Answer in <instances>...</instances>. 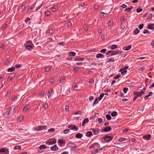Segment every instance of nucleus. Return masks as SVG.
<instances>
[{
	"mask_svg": "<svg viewBox=\"0 0 154 154\" xmlns=\"http://www.w3.org/2000/svg\"><path fill=\"white\" fill-rule=\"evenodd\" d=\"M12 109V108H11L10 109H9L6 112V114H7L8 115H9V114L10 113V111Z\"/></svg>",
	"mask_w": 154,
	"mask_h": 154,
	"instance_id": "nucleus-64",
	"label": "nucleus"
},
{
	"mask_svg": "<svg viewBox=\"0 0 154 154\" xmlns=\"http://www.w3.org/2000/svg\"><path fill=\"white\" fill-rule=\"evenodd\" d=\"M45 16H48L50 14V12L49 11H47L45 13Z\"/></svg>",
	"mask_w": 154,
	"mask_h": 154,
	"instance_id": "nucleus-50",
	"label": "nucleus"
},
{
	"mask_svg": "<svg viewBox=\"0 0 154 154\" xmlns=\"http://www.w3.org/2000/svg\"><path fill=\"white\" fill-rule=\"evenodd\" d=\"M51 69V66H48L46 67V68H45V70L46 72H48L50 71Z\"/></svg>",
	"mask_w": 154,
	"mask_h": 154,
	"instance_id": "nucleus-37",
	"label": "nucleus"
},
{
	"mask_svg": "<svg viewBox=\"0 0 154 154\" xmlns=\"http://www.w3.org/2000/svg\"><path fill=\"white\" fill-rule=\"evenodd\" d=\"M84 60V58H80L79 57H76L75 58V60L82 61Z\"/></svg>",
	"mask_w": 154,
	"mask_h": 154,
	"instance_id": "nucleus-16",
	"label": "nucleus"
},
{
	"mask_svg": "<svg viewBox=\"0 0 154 154\" xmlns=\"http://www.w3.org/2000/svg\"><path fill=\"white\" fill-rule=\"evenodd\" d=\"M8 24L7 23H5V24H3L2 25V27L3 29H5L7 27Z\"/></svg>",
	"mask_w": 154,
	"mask_h": 154,
	"instance_id": "nucleus-56",
	"label": "nucleus"
},
{
	"mask_svg": "<svg viewBox=\"0 0 154 154\" xmlns=\"http://www.w3.org/2000/svg\"><path fill=\"white\" fill-rule=\"evenodd\" d=\"M118 113L116 111H113L111 114V115L112 117H115L117 115Z\"/></svg>",
	"mask_w": 154,
	"mask_h": 154,
	"instance_id": "nucleus-27",
	"label": "nucleus"
},
{
	"mask_svg": "<svg viewBox=\"0 0 154 154\" xmlns=\"http://www.w3.org/2000/svg\"><path fill=\"white\" fill-rule=\"evenodd\" d=\"M117 47H118V45H112L111 46L110 48H111V49L113 50V49H115L117 48Z\"/></svg>",
	"mask_w": 154,
	"mask_h": 154,
	"instance_id": "nucleus-32",
	"label": "nucleus"
},
{
	"mask_svg": "<svg viewBox=\"0 0 154 154\" xmlns=\"http://www.w3.org/2000/svg\"><path fill=\"white\" fill-rule=\"evenodd\" d=\"M119 72H121V74L122 75H124L127 72V71L123 69H122L120 70Z\"/></svg>",
	"mask_w": 154,
	"mask_h": 154,
	"instance_id": "nucleus-20",
	"label": "nucleus"
},
{
	"mask_svg": "<svg viewBox=\"0 0 154 154\" xmlns=\"http://www.w3.org/2000/svg\"><path fill=\"white\" fill-rule=\"evenodd\" d=\"M68 127L70 130H72L75 129V131H77L79 128L78 127L75 126V125H69L68 126Z\"/></svg>",
	"mask_w": 154,
	"mask_h": 154,
	"instance_id": "nucleus-4",
	"label": "nucleus"
},
{
	"mask_svg": "<svg viewBox=\"0 0 154 154\" xmlns=\"http://www.w3.org/2000/svg\"><path fill=\"white\" fill-rule=\"evenodd\" d=\"M6 149L5 148H2L0 149V152H5Z\"/></svg>",
	"mask_w": 154,
	"mask_h": 154,
	"instance_id": "nucleus-52",
	"label": "nucleus"
},
{
	"mask_svg": "<svg viewBox=\"0 0 154 154\" xmlns=\"http://www.w3.org/2000/svg\"><path fill=\"white\" fill-rule=\"evenodd\" d=\"M17 99V97H16L14 96L12 98V100L13 102H14Z\"/></svg>",
	"mask_w": 154,
	"mask_h": 154,
	"instance_id": "nucleus-57",
	"label": "nucleus"
},
{
	"mask_svg": "<svg viewBox=\"0 0 154 154\" xmlns=\"http://www.w3.org/2000/svg\"><path fill=\"white\" fill-rule=\"evenodd\" d=\"M125 140V138H121L119 139V142H122L124 141Z\"/></svg>",
	"mask_w": 154,
	"mask_h": 154,
	"instance_id": "nucleus-63",
	"label": "nucleus"
},
{
	"mask_svg": "<svg viewBox=\"0 0 154 154\" xmlns=\"http://www.w3.org/2000/svg\"><path fill=\"white\" fill-rule=\"evenodd\" d=\"M99 101V100H98V99H97V98H96V99H95L94 100V102L93 103V106H94V104H96L97 103H98V101Z\"/></svg>",
	"mask_w": 154,
	"mask_h": 154,
	"instance_id": "nucleus-36",
	"label": "nucleus"
},
{
	"mask_svg": "<svg viewBox=\"0 0 154 154\" xmlns=\"http://www.w3.org/2000/svg\"><path fill=\"white\" fill-rule=\"evenodd\" d=\"M53 89H51V91H49L48 93V97H50L51 96V94H53Z\"/></svg>",
	"mask_w": 154,
	"mask_h": 154,
	"instance_id": "nucleus-21",
	"label": "nucleus"
},
{
	"mask_svg": "<svg viewBox=\"0 0 154 154\" xmlns=\"http://www.w3.org/2000/svg\"><path fill=\"white\" fill-rule=\"evenodd\" d=\"M102 150V148H100L99 149H95L91 152L92 154H95L96 153H98L99 152Z\"/></svg>",
	"mask_w": 154,
	"mask_h": 154,
	"instance_id": "nucleus-7",
	"label": "nucleus"
},
{
	"mask_svg": "<svg viewBox=\"0 0 154 154\" xmlns=\"http://www.w3.org/2000/svg\"><path fill=\"white\" fill-rule=\"evenodd\" d=\"M65 80V77H63L61 79H60V82L61 83H63L64 82Z\"/></svg>",
	"mask_w": 154,
	"mask_h": 154,
	"instance_id": "nucleus-41",
	"label": "nucleus"
},
{
	"mask_svg": "<svg viewBox=\"0 0 154 154\" xmlns=\"http://www.w3.org/2000/svg\"><path fill=\"white\" fill-rule=\"evenodd\" d=\"M58 9V8L57 7H54L52 8V11H56Z\"/></svg>",
	"mask_w": 154,
	"mask_h": 154,
	"instance_id": "nucleus-46",
	"label": "nucleus"
},
{
	"mask_svg": "<svg viewBox=\"0 0 154 154\" xmlns=\"http://www.w3.org/2000/svg\"><path fill=\"white\" fill-rule=\"evenodd\" d=\"M111 54H110L111 56H112L115 55H116L117 54H118L119 53V51H111Z\"/></svg>",
	"mask_w": 154,
	"mask_h": 154,
	"instance_id": "nucleus-11",
	"label": "nucleus"
},
{
	"mask_svg": "<svg viewBox=\"0 0 154 154\" xmlns=\"http://www.w3.org/2000/svg\"><path fill=\"white\" fill-rule=\"evenodd\" d=\"M103 119L101 118H100L98 119V122L99 124H101V122H102Z\"/></svg>",
	"mask_w": 154,
	"mask_h": 154,
	"instance_id": "nucleus-60",
	"label": "nucleus"
},
{
	"mask_svg": "<svg viewBox=\"0 0 154 154\" xmlns=\"http://www.w3.org/2000/svg\"><path fill=\"white\" fill-rule=\"evenodd\" d=\"M152 17V14H149L148 15L147 19L148 20H151Z\"/></svg>",
	"mask_w": 154,
	"mask_h": 154,
	"instance_id": "nucleus-35",
	"label": "nucleus"
},
{
	"mask_svg": "<svg viewBox=\"0 0 154 154\" xmlns=\"http://www.w3.org/2000/svg\"><path fill=\"white\" fill-rule=\"evenodd\" d=\"M21 147L20 146H15L14 149L15 150L20 149Z\"/></svg>",
	"mask_w": 154,
	"mask_h": 154,
	"instance_id": "nucleus-38",
	"label": "nucleus"
},
{
	"mask_svg": "<svg viewBox=\"0 0 154 154\" xmlns=\"http://www.w3.org/2000/svg\"><path fill=\"white\" fill-rule=\"evenodd\" d=\"M106 51V49H103L100 51V52L103 54H105Z\"/></svg>",
	"mask_w": 154,
	"mask_h": 154,
	"instance_id": "nucleus-40",
	"label": "nucleus"
},
{
	"mask_svg": "<svg viewBox=\"0 0 154 154\" xmlns=\"http://www.w3.org/2000/svg\"><path fill=\"white\" fill-rule=\"evenodd\" d=\"M29 108V106L28 104L26 105V106H25L23 109V111L24 112H26L28 109Z\"/></svg>",
	"mask_w": 154,
	"mask_h": 154,
	"instance_id": "nucleus-15",
	"label": "nucleus"
},
{
	"mask_svg": "<svg viewBox=\"0 0 154 154\" xmlns=\"http://www.w3.org/2000/svg\"><path fill=\"white\" fill-rule=\"evenodd\" d=\"M140 32V30L137 28H136L134 30L133 34L134 35L137 34Z\"/></svg>",
	"mask_w": 154,
	"mask_h": 154,
	"instance_id": "nucleus-18",
	"label": "nucleus"
},
{
	"mask_svg": "<svg viewBox=\"0 0 154 154\" xmlns=\"http://www.w3.org/2000/svg\"><path fill=\"white\" fill-rule=\"evenodd\" d=\"M82 112L81 111L79 110L78 111L76 112L75 113H74V114L75 115H77V114L80 115V114H81Z\"/></svg>",
	"mask_w": 154,
	"mask_h": 154,
	"instance_id": "nucleus-43",
	"label": "nucleus"
},
{
	"mask_svg": "<svg viewBox=\"0 0 154 154\" xmlns=\"http://www.w3.org/2000/svg\"><path fill=\"white\" fill-rule=\"evenodd\" d=\"M92 132L91 131H89L87 132L86 135L88 137H90L92 135Z\"/></svg>",
	"mask_w": 154,
	"mask_h": 154,
	"instance_id": "nucleus-26",
	"label": "nucleus"
},
{
	"mask_svg": "<svg viewBox=\"0 0 154 154\" xmlns=\"http://www.w3.org/2000/svg\"><path fill=\"white\" fill-rule=\"evenodd\" d=\"M26 48L29 51H30L33 48L32 47L31 45H27L26 46Z\"/></svg>",
	"mask_w": 154,
	"mask_h": 154,
	"instance_id": "nucleus-19",
	"label": "nucleus"
},
{
	"mask_svg": "<svg viewBox=\"0 0 154 154\" xmlns=\"http://www.w3.org/2000/svg\"><path fill=\"white\" fill-rule=\"evenodd\" d=\"M69 54V56H74L76 54L74 52H70Z\"/></svg>",
	"mask_w": 154,
	"mask_h": 154,
	"instance_id": "nucleus-29",
	"label": "nucleus"
},
{
	"mask_svg": "<svg viewBox=\"0 0 154 154\" xmlns=\"http://www.w3.org/2000/svg\"><path fill=\"white\" fill-rule=\"evenodd\" d=\"M79 67L76 66L73 68V72H76L79 71Z\"/></svg>",
	"mask_w": 154,
	"mask_h": 154,
	"instance_id": "nucleus-23",
	"label": "nucleus"
},
{
	"mask_svg": "<svg viewBox=\"0 0 154 154\" xmlns=\"http://www.w3.org/2000/svg\"><path fill=\"white\" fill-rule=\"evenodd\" d=\"M26 45H31L33 44L32 43V41H29L27 42L26 43Z\"/></svg>",
	"mask_w": 154,
	"mask_h": 154,
	"instance_id": "nucleus-48",
	"label": "nucleus"
},
{
	"mask_svg": "<svg viewBox=\"0 0 154 154\" xmlns=\"http://www.w3.org/2000/svg\"><path fill=\"white\" fill-rule=\"evenodd\" d=\"M83 134L80 133H78L76 135L75 137L77 138H81L83 137Z\"/></svg>",
	"mask_w": 154,
	"mask_h": 154,
	"instance_id": "nucleus-14",
	"label": "nucleus"
},
{
	"mask_svg": "<svg viewBox=\"0 0 154 154\" xmlns=\"http://www.w3.org/2000/svg\"><path fill=\"white\" fill-rule=\"evenodd\" d=\"M21 66H22V65L21 64H17L15 65V68H19Z\"/></svg>",
	"mask_w": 154,
	"mask_h": 154,
	"instance_id": "nucleus-51",
	"label": "nucleus"
},
{
	"mask_svg": "<svg viewBox=\"0 0 154 154\" xmlns=\"http://www.w3.org/2000/svg\"><path fill=\"white\" fill-rule=\"evenodd\" d=\"M50 149L52 151H56L58 150V148L56 145H54V146L51 147Z\"/></svg>",
	"mask_w": 154,
	"mask_h": 154,
	"instance_id": "nucleus-5",
	"label": "nucleus"
},
{
	"mask_svg": "<svg viewBox=\"0 0 154 154\" xmlns=\"http://www.w3.org/2000/svg\"><path fill=\"white\" fill-rule=\"evenodd\" d=\"M128 90V89L126 88H124L123 90V91L125 93H126Z\"/></svg>",
	"mask_w": 154,
	"mask_h": 154,
	"instance_id": "nucleus-45",
	"label": "nucleus"
},
{
	"mask_svg": "<svg viewBox=\"0 0 154 154\" xmlns=\"http://www.w3.org/2000/svg\"><path fill=\"white\" fill-rule=\"evenodd\" d=\"M143 10L141 8H137L136 10V11L137 13H139L142 11Z\"/></svg>",
	"mask_w": 154,
	"mask_h": 154,
	"instance_id": "nucleus-47",
	"label": "nucleus"
},
{
	"mask_svg": "<svg viewBox=\"0 0 154 154\" xmlns=\"http://www.w3.org/2000/svg\"><path fill=\"white\" fill-rule=\"evenodd\" d=\"M144 92H143L142 91H141L139 92H137V95L138 97H140L142 95H143L144 94Z\"/></svg>",
	"mask_w": 154,
	"mask_h": 154,
	"instance_id": "nucleus-24",
	"label": "nucleus"
},
{
	"mask_svg": "<svg viewBox=\"0 0 154 154\" xmlns=\"http://www.w3.org/2000/svg\"><path fill=\"white\" fill-rule=\"evenodd\" d=\"M57 142V140L55 139H53V140L48 139L45 142V143L48 145H51Z\"/></svg>",
	"mask_w": 154,
	"mask_h": 154,
	"instance_id": "nucleus-1",
	"label": "nucleus"
},
{
	"mask_svg": "<svg viewBox=\"0 0 154 154\" xmlns=\"http://www.w3.org/2000/svg\"><path fill=\"white\" fill-rule=\"evenodd\" d=\"M143 33L144 34H145L146 33H148L149 34V32L148 30L147 29H145L144 30V31L143 32Z\"/></svg>",
	"mask_w": 154,
	"mask_h": 154,
	"instance_id": "nucleus-59",
	"label": "nucleus"
},
{
	"mask_svg": "<svg viewBox=\"0 0 154 154\" xmlns=\"http://www.w3.org/2000/svg\"><path fill=\"white\" fill-rule=\"evenodd\" d=\"M131 48V46L129 45L127 47H124L123 48V49L125 51H128Z\"/></svg>",
	"mask_w": 154,
	"mask_h": 154,
	"instance_id": "nucleus-17",
	"label": "nucleus"
},
{
	"mask_svg": "<svg viewBox=\"0 0 154 154\" xmlns=\"http://www.w3.org/2000/svg\"><path fill=\"white\" fill-rule=\"evenodd\" d=\"M105 94L103 93H101L99 96V97H98V100H101L102 98L103 97L104 95Z\"/></svg>",
	"mask_w": 154,
	"mask_h": 154,
	"instance_id": "nucleus-30",
	"label": "nucleus"
},
{
	"mask_svg": "<svg viewBox=\"0 0 154 154\" xmlns=\"http://www.w3.org/2000/svg\"><path fill=\"white\" fill-rule=\"evenodd\" d=\"M54 81V78H51L49 79V82L53 83Z\"/></svg>",
	"mask_w": 154,
	"mask_h": 154,
	"instance_id": "nucleus-53",
	"label": "nucleus"
},
{
	"mask_svg": "<svg viewBox=\"0 0 154 154\" xmlns=\"http://www.w3.org/2000/svg\"><path fill=\"white\" fill-rule=\"evenodd\" d=\"M89 121V119L87 118H86L84 119L83 121L82 122V126H85V123L88 122Z\"/></svg>",
	"mask_w": 154,
	"mask_h": 154,
	"instance_id": "nucleus-8",
	"label": "nucleus"
},
{
	"mask_svg": "<svg viewBox=\"0 0 154 154\" xmlns=\"http://www.w3.org/2000/svg\"><path fill=\"white\" fill-rule=\"evenodd\" d=\"M106 117L107 119L108 120H110L111 119V116L109 114H106Z\"/></svg>",
	"mask_w": 154,
	"mask_h": 154,
	"instance_id": "nucleus-39",
	"label": "nucleus"
},
{
	"mask_svg": "<svg viewBox=\"0 0 154 154\" xmlns=\"http://www.w3.org/2000/svg\"><path fill=\"white\" fill-rule=\"evenodd\" d=\"M144 24H141L138 26V28L140 29H141L143 27Z\"/></svg>",
	"mask_w": 154,
	"mask_h": 154,
	"instance_id": "nucleus-44",
	"label": "nucleus"
},
{
	"mask_svg": "<svg viewBox=\"0 0 154 154\" xmlns=\"http://www.w3.org/2000/svg\"><path fill=\"white\" fill-rule=\"evenodd\" d=\"M145 68L144 67H140L139 68V70L140 71H143L145 70Z\"/></svg>",
	"mask_w": 154,
	"mask_h": 154,
	"instance_id": "nucleus-62",
	"label": "nucleus"
},
{
	"mask_svg": "<svg viewBox=\"0 0 154 154\" xmlns=\"http://www.w3.org/2000/svg\"><path fill=\"white\" fill-rule=\"evenodd\" d=\"M58 143L61 144H65L66 143V141L65 140L63 139H59L58 140Z\"/></svg>",
	"mask_w": 154,
	"mask_h": 154,
	"instance_id": "nucleus-9",
	"label": "nucleus"
},
{
	"mask_svg": "<svg viewBox=\"0 0 154 154\" xmlns=\"http://www.w3.org/2000/svg\"><path fill=\"white\" fill-rule=\"evenodd\" d=\"M123 52L121 51L120 52V51H119V56L121 57H125L126 55L123 54Z\"/></svg>",
	"mask_w": 154,
	"mask_h": 154,
	"instance_id": "nucleus-25",
	"label": "nucleus"
},
{
	"mask_svg": "<svg viewBox=\"0 0 154 154\" xmlns=\"http://www.w3.org/2000/svg\"><path fill=\"white\" fill-rule=\"evenodd\" d=\"M154 24H148V28L149 29H151L153 31H154V28L153 27Z\"/></svg>",
	"mask_w": 154,
	"mask_h": 154,
	"instance_id": "nucleus-12",
	"label": "nucleus"
},
{
	"mask_svg": "<svg viewBox=\"0 0 154 154\" xmlns=\"http://www.w3.org/2000/svg\"><path fill=\"white\" fill-rule=\"evenodd\" d=\"M102 138L104 139L105 142H108L110 141L112 139L113 137L105 135Z\"/></svg>",
	"mask_w": 154,
	"mask_h": 154,
	"instance_id": "nucleus-2",
	"label": "nucleus"
},
{
	"mask_svg": "<svg viewBox=\"0 0 154 154\" xmlns=\"http://www.w3.org/2000/svg\"><path fill=\"white\" fill-rule=\"evenodd\" d=\"M91 130L93 131L94 135H98L100 131V130L97 128H92Z\"/></svg>",
	"mask_w": 154,
	"mask_h": 154,
	"instance_id": "nucleus-3",
	"label": "nucleus"
},
{
	"mask_svg": "<svg viewBox=\"0 0 154 154\" xmlns=\"http://www.w3.org/2000/svg\"><path fill=\"white\" fill-rule=\"evenodd\" d=\"M69 132V130L68 129L65 130L63 131V133L65 134H66L68 133Z\"/></svg>",
	"mask_w": 154,
	"mask_h": 154,
	"instance_id": "nucleus-42",
	"label": "nucleus"
},
{
	"mask_svg": "<svg viewBox=\"0 0 154 154\" xmlns=\"http://www.w3.org/2000/svg\"><path fill=\"white\" fill-rule=\"evenodd\" d=\"M104 57V55L101 54H98L96 55V57L99 58H103Z\"/></svg>",
	"mask_w": 154,
	"mask_h": 154,
	"instance_id": "nucleus-22",
	"label": "nucleus"
},
{
	"mask_svg": "<svg viewBox=\"0 0 154 154\" xmlns=\"http://www.w3.org/2000/svg\"><path fill=\"white\" fill-rule=\"evenodd\" d=\"M151 137V135L150 134L145 135L143 136V139L146 140H149L150 139Z\"/></svg>",
	"mask_w": 154,
	"mask_h": 154,
	"instance_id": "nucleus-6",
	"label": "nucleus"
},
{
	"mask_svg": "<svg viewBox=\"0 0 154 154\" xmlns=\"http://www.w3.org/2000/svg\"><path fill=\"white\" fill-rule=\"evenodd\" d=\"M111 130V128L109 127H105L103 131L105 132H109Z\"/></svg>",
	"mask_w": 154,
	"mask_h": 154,
	"instance_id": "nucleus-10",
	"label": "nucleus"
},
{
	"mask_svg": "<svg viewBox=\"0 0 154 154\" xmlns=\"http://www.w3.org/2000/svg\"><path fill=\"white\" fill-rule=\"evenodd\" d=\"M67 25L68 27H70L72 26V23L70 21H68L67 23Z\"/></svg>",
	"mask_w": 154,
	"mask_h": 154,
	"instance_id": "nucleus-55",
	"label": "nucleus"
},
{
	"mask_svg": "<svg viewBox=\"0 0 154 154\" xmlns=\"http://www.w3.org/2000/svg\"><path fill=\"white\" fill-rule=\"evenodd\" d=\"M77 146H74L72 147L71 149L72 150H76L77 149Z\"/></svg>",
	"mask_w": 154,
	"mask_h": 154,
	"instance_id": "nucleus-61",
	"label": "nucleus"
},
{
	"mask_svg": "<svg viewBox=\"0 0 154 154\" xmlns=\"http://www.w3.org/2000/svg\"><path fill=\"white\" fill-rule=\"evenodd\" d=\"M48 32L49 34H50V35H52L54 33V30H53L52 28L49 29L47 31V32Z\"/></svg>",
	"mask_w": 154,
	"mask_h": 154,
	"instance_id": "nucleus-13",
	"label": "nucleus"
},
{
	"mask_svg": "<svg viewBox=\"0 0 154 154\" xmlns=\"http://www.w3.org/2000/svg\"><path fill=\"white\" fill-rule=\"evenodd\" d=\"M114 61V60L113 58H107L106 59V61L107 62H113Z\"/></svg>",
	"mask_w": 154,
	"mask_h": 154,
	"instance_id": "nucleus-31",
	"label": "nucleus"
},
{
	"mask_svg": "<svg viewBox=\"0 0 154 154\" xmlns=\"http://www.w3.org/2000/svg\"><path fill=\"white\" fill-rule=\"evenodd\" d=\"M98 8H99V6L98 5H97L96 4H95L94 5V8L95 10L97 9Z\"/></svg>",
	"mask_w": 154,
	"mask_h": 154,
	"instance_id": "nucleus-58",
	"label": "nucleus"
},
{
	"mask_svg": "<svg viewBox=\"0 0 154 154\" xmlns=\"http://www.w3.org/2000/svg\"><path fill=\"white\" fill-rule=\"evenodd\" d=\"M120 76L121 75L119 74L118 75H117L114 77V79H116L119 78Z\"/></svg>",
	"mask_w": 154,
	"mask_h": 154,
	"instance_id": "nucleus-49",
	"label": "nucleus"
},
{
	"mask_svg": "<svg viewBox=\"0 0 154 154\" xmlns=\"http://www.w3.org/2000/svg\"><path fill=\"white\" fill-rule=\"evenodd\" d=\"M15 70V68L14 67H12L8 69V71L9 72H12Z\"/></svg>",
	"mask_w": 154,
	"mask_h": 154,
	"instance_id": "nucleus-28",
	"label": "nucleus"
},
{
	"mask_svg": "<svg viewBox=\"0 0 154 154\" xmlns=\"http://www.w3.org/2000/svg\"><path fill=\"white\" fill-rule=\"evenodd\" d=\"M43 107L45 109H47L48 107V106L47 103H45L43 104Z\"/></svg>",
	"mask_w": 154,
	"mask_h": 154,
	"instance_id": "nucleus-34",
	"label": "nucleus"
},
{
	"mask_svg": "<svg viewBox=\"0 0 154 154\" xmlns=\"http://www.w3.org/2000/svg\"><path fill=\"white\" fill-rule=\"evenodd\" d=\"M69 107L68 105H66L65 106V110L67 111H68L69 110Z\"/></svg>",
	"mask_w": 154,
	"mask_h": 154,
	"instance_id": "nucleus-54",
	"label": "nucleus"
},
{
	"mask_svg": "<svg viewBox=\"0 0 154 154\" xmlns=\"http://www.w3.org/2000/svg\"><path fill=\"white\" fill-rule=\"evenodd\" d=\"M48 148V147L46 146L45 145H41L40 146L39 148L40 149H42L43 148L44 149H46L47 148Z\"/></svg>",
	"mask_w": 154,
	"mask_h": 154,
	"instance_id": "nucleus-33",
	"label": "nucleus"
}]
</instances>
